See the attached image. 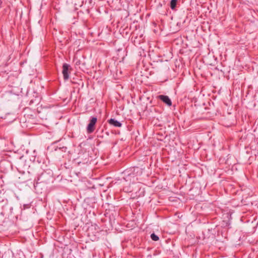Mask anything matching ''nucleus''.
<instances>
[{
	"instance_id": "f03ea898",
	"label": "nucleus",
	"mask_w": 258,
	"mask_h": 258,
	"mask_svg": "<svg viewBox=\"0 0 258 258\" xmlns=\"http://www.w3.org/2000/svg\"><path fill=\"white\" fill-rule=\"evenodd\" d=\"M140 184V183H134V182H133L132 183V187H127V186H124V188H123V189L126 191V192H136L137 190H138V189L139 188V184Z\"/></svg>"
},
{
	"instance_id": "6e6552de",
	"label": "nucleus",
	"mask_w": 258,
	"mask_h": 258,
	"mask_svg": "<svg viewBox=\"0 0 258 258\" xmlns=\"http://www.w3.org/2000/svg\"><path fill=\"white\" fill-rule=\"evenodd\" d=\"M8 206V203L7 202H4V201L0 202V207L3 208L4 206Z\"/></svg>"
},
{
	"instance_id": "20e7f679",
	"label": "nucleus",
	"mask_w": 258,
	"mask_h": 258,
	"mask_svg": "<svg viewBox=\"0 0 258 258\" xmlns=\"http://www.w3.org/2000/svg\"><path fill=\"white\" fill-rule=\"evenodd\" d=\"M158 98L162 100L168 106H170L172 105V102L168 96L160 95L158 96Z\"/></svg>"
},
{
	"instance_id": "1a4fd4ad",
	"label": "nucleus",
	"mask_w": 258,
	"mask_h": 258,
	"mask_svg": "<svg viewBox=\"0 0 258 258\" xmlns=\"http://www.w3.org/2000/svg\"><path fill=\"white\" fill-rule=\"evenodd\" d=\"M130 177H131V176H130V175H128V176L126 177V178H124V179L126 180V181H127L128 180V179H130Z\"/></svg>"
},
{
	"instance_id": "f257e3e1",
	"label": "nucleus",
	"mask_w": 258,
	"mask_h": 258,
	"mask_svg": "<svg viewBox=\"0 0 258 258\" xmlns=\"http://www.w3.org/2000/svg\"><path fill=\"white\" fill-rule=\"evenodd\" d=\"M97 121L96 117H93L90 120L89 123L87 127V132L88 134H91L95 131V125Z\"/></svg>"
},
{
	"instance_id": "423d86ee",
	"label": "nucleus",
	"mask_w": 258,
	"mask_h": 258,
	"mask_svg": "<svg viewBox=\"0 0 258 258\" xmlns=\"http://www.w3.org/2000/svg\"><path fill=\"white\" fill-rule=\"evenodd\" d=\"M177 0H171L170 2V8L172 10H174L177 4Z\"/></svg>"
},
{
	"instance_id": "7ed1b4c3",
	"label": "nucleus",
	"mask_w": 258,
	"mask_h": 258,
	"mask_svg": "<svg viewBox=\"0 0 258 258\" xmlns=\"http://www.w3.org/2000/svg\"><path fill=\"white\" fill-rule=\"evenodd\" d=\"M70 65L67 63H63L62 66V74L64 80H67L69 78V69Z\"/></svg>"
},
{
	"instance_id": "39448f33",
	"label": "nucleus",
	"mask_w": 258,
	"mask_h": 258,
	"mask_svg": "<svg viewBox=\"0 0 258 258\" xmlns=\"http://www.w3.org/2000/svg\"><path fill=\"white\" fill-rule=\"evenodd\" d=\"M108 123L115 127H120L122 124L118 121L113 118H110L108 120Z\"/></svg>"
},
{
	"instance_id": "0eeeda50",
	"label": "nucleus",
	"mask_w": 258,
	"mask_h": 258,
	"mask_svg": "<svg viewBox=\"0 0 258 258\" xmlns=\"http://www.w3.org/2000/svg\"><path fill=\"white\" fill-rule=\"evenodd\" d=\"M151 239L154 241H157L159 240V237L154 233L151 235Z\"/></svg>"
}]
</instances>
